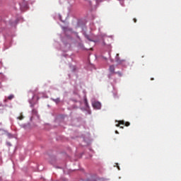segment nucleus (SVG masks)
<instances>
[{"instance_id": "f257e3e1", "label": "nucleus", "mask_w": 181, "mask_h": 181, "mask_svg": "<svg viewBox=\"0 0 181 181\" xmlns=\"http://www.w3.org/2000/svg\"><path fill=\"white\" fill-rule=\"evenodd\" d=\"M120 125H125L126 127H129L130 123L129 122H125L124 120L119 121V124H116L117 127H119Z\"/></svg>"}, {"instance_id": "f03ea898", "label": "nucleus", "mask_w": 181, "mask_h": 181, "mask_svg": "<svg viewBox=\"0 0 181 181\" xmlns=\"http://www.w3.org/2000/svg\"><path fill=\"white\" fill-rule=\"evenodd\" d=\"M93 108L96 110H100L101 108V103L100 102L95 101L93 103Z\"/></svg>"}, {"instance_id": "7ed1b4c3", "label": "nucleus", "mask_w": 181, "mask_h": 181, "mask_svg": "<svg viewBox=\"0 0 181 181\" xmlns=\"http://www.w3.org/2000/svg\"><path fill=\"white\" fill-rule=\"evenodd\" d=\"M115 66L114 65H111L109 68V71L110 72L113 74H115L116 72L115 71Z\"/></svg>"}, {"instance_id": "20e7f679", "label": "nucleus", "mask_w": 181, "mask_h": 181, "mask_svg": "<svg viewBox=\"0 0 181 181\" xmlns=\"http://www.w3.org/2000/svg\"><path fill=\"white\" fill-rule=\"evenodd\" d=\"M115 59L119 64H122L124 61V60H120L119 54H117Z\"/></svg>"}, {"instance_id": "39448f33", "label": "nucleus", "mask_w": 181, "mask_h": 181, "mask_svg": "<svg viewBox=\"0 0 181 181\" xmlns=\"http://www.w3.org/2000/svg\"><path fill=\"white\" fill-rule=\"evenodd\" d=\"M24 119V116H23V112H21L20 113V115L18 117H17V119L18 120H23Z\"/></svg>"}, {"instance_id": "423d86ee", "label": "nucleus", "mask_w": 181, "mask_h": 181, "mask_svg": "<svg viewBox=\"0 0 181 181\" xmlns=\"http://www.w3.org/2000/svg\"><path fill=\"white\" fill-rule=\"evenodd\" d=\"M32 114H33V115L37 116V114H38L37 110L35 109H33L32 110Z\"/></svg>"}, {"instance_id": "0eeeda50", "label": "nucleus", "mask_w": 181, "mask_h": 181, "mask_svg": "<svg viewBox=\"0 0 181 181\" xmlns=\"http://www.w3.org/2000/svg\"><path fill=\"white\" fill-rule=\"evenodd\" d=\"M14 98V95H10L8 98V100H11Z\"/></svg>"}, {"instance_id": "6e6552de", "label": "nucleus", "mask_w": 181, "mask_h": 181, "mask_svg": "<svg viewBox=\"0 0 181 181\" xmlns=\"http://www.w3.org/2000/svg\"><path fill=\"white\" fill-rule=\"evenodd\" d=\"M84 103H85L86 106L88 107V103L87 99L84 100Z\"/></svg>"}, {"instance_id": "1a4fd4ad", "label": "nucleus", "mask_w": 181, "mask_h": 181, "mask_svg": "<svg viewBox=\"0 0 181 181\" xmlns=\"http://www.w3.org/2000/svg\"><path fill=\"white\" fill-rule=\"evenodd\" d=\"M7 136H8L9 138H13V136L10 133H8V134H7Z\"/></svg>"}, {"instance_id": "9d476101", "label": "nucleus", "mask_w": 181, "mask_h": 181, "mask_svg": "<svg viewBox=\"0 0 181 181\" xmlns=\"http://www.w3.org/2000/svg\"><path fill=\"white\" fill-rule=\"evenodd\" d=\"M7 146H12V144H11V143L10 142V141H7Z\"/></svg>"}, {"instance_id": "9b49d317", "label": "nucleus", "mask_w": 181, "mask_h": 181, "mask_svg": "<svg viewBox=\"0 0 181 181\" xmlns=\"http://www.w3.org/2000/svg\"><path fill=\"white\" fill-rule=\"evenodd\" d=\"M55 102H56L57 103H59V102H60V99H59V98H57V100H55Z\"/></svg>"}, {"instance_id": "f8f14e48", "label": "nucleus", "mask_w": 181, "mask_h": 181, "mask_svg": "<svg viewBox=\"0 0 181 181\" xmlns=\"http://www.w3.org/2000/svg\"><path fill=\"white\" fill-rule=\"evenodd\" d=\"M133 21L136 23L137 22L136 18H133Z\"/></svg>"}, {"instance_id": "ddd939ff", "label": "nucleus", "mask_w": 181, "mask_h": 181, "mask_svg": "<svg viewBox=\"0 0 181 181\" xmlns=\"http://www.w3.org/2000/svg\"><path fill=\"white\" fill-rule=\"evenodd\" d=\"M115 74H118L120 76L122 75L120 72H116Z\"/></svg>"}, {"instance_id": "4468645a", "label": "nucleus", "mask_w": 181, "mask_h": 181, "mask_svg": "<svg viewBox=\"0 0 181 181\" xmlns=\"http://www.w3.org/2000/svg\"><path fill=\"white\" fill-rule=\"evenodd\" d=\"M115 133L117 134H119V132L117 131H116Z\"/></svg>"}, {"instance_id": "2eb2a0df", "label": "nucleus", "mask_w": 181, "mask_h": 181, "mask_svg": "<svg viewBox=\"0 0 181 181\" xmlns=\"http://www.w3.org/2000/svg\"><path fill=\"white\" fill-rule=\"evenodd\" d=\"M121 129H124V127H120Z\"/></svg>"}, {"instance_id": "dca6fc26", "label": "nucleus", "mask_w": 181, "mask_h": 181, "mask_svg": "<svg viewBox=\"0 0 181 181\" xmlns=\"http://www.w3.org/2000/svg\"><path fill=\"white\" fill-rule=\"evenodd\" d=\"M117 168H118V169L119 170V166H117Z\"/></svg>"}, {"instance_id": "f3484780", "label": "nucleus", "mask_w": 181, "mask_h": 181, "mask_svg": "<svg viewBox=\"0 0 181 181\" xmlns=\"http://www.w3.org/2000/svg\"><path fill=\"white\" fill-rule=\"evenodd\" d=\"M119 1H122V0H118Z\"/></svg>"}]
</instances>
